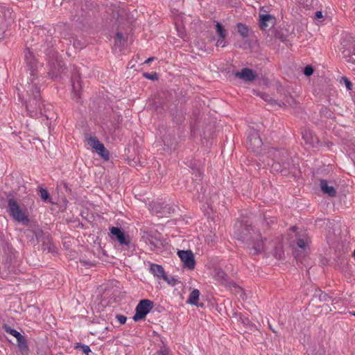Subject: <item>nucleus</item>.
I'll list each match as a JSON object with an SVG mask.
<instances>
[{
  "instance_id": "obj_39",
  "label": "nucleus",
  "mask_w": 355,
  "mask_h": 355,
  "mask_svg": "<svg viewBox=\"0 0 355 355\" xmlns=\"http://www.w3.org/2000/svg\"><path fill=\"white\" fill-rule=\"evenodd\" d=\"M40 188V196L44 201V188L42 186H39Z\"/></svg>"
},
{
  "instance_id": "obj_42",
  "label": "nucleus",
  "mask_w": 355,
  "mask_h": 355,
  "mask_svg": "<svg viewBox=\"0 0 355 355\" xmlns=\"http://www.w3.org/2000/svg\"><path fill=\"white\" fill-rule=\"evenodd\" d=\"M45 197H46V202H51L50 198H49V193H47L46 191Z\"/></svg>"
},
{
  "instance_id": "obj_14",
  "label": "nucleus",
  "mask_w": 355,
  "mask_h": 355,
  "mask_svg": "<svg viewBox=\"0 0 355 355\" xmlns=\"http://www.w3.org/2000/svg\"><path fill=\"white\" fill-rule=\"evenodd\" d=\"M234 75L236 77L241 78L246 82L253 81L256 78V75L254 74V71L248 68H243L241 71H236Z\"/></svg>"
},
{
  "instance_id": "obj_18",
  "label": "nucleus",
  "mask_w": 355,
  "mask_h": 355,
  "mask_svg": "<svg viewBox=\"0 0 355 355\" xmlns=\"http://www.w3.org/2000/svg\"><path fill=\"white\" fill-rule=\"evenodd\" d=\"M320 188L324 193H326L329 196L334 197L336 194V191L334 187L329 186L328 182L326 180H322L320 181Z\"/></svg>"
},
{
  "instance_id": "obj_6",
  "label": "nucleus",
  "mask_w": 355,
  "mask_h": 355,
  "mask_svg": "<svg viewBox=\"0 0 355 355\" xmlns=\"http://www.w3.org/2000/svg\"><path fill=\"white\" fill-rule=\"evenodd\" d=\"M87 142L101 157L106 160L109 159L110 153L108 150H106L104 145L101 144L96 137L89 136L87 137Z\"/></svg>"
},
{
  "instance_id": "obj_3",
  "label": "nucleus",
  "mask_w": 355,
  "mask_h": 355,
  "mask_svg": "<svg viewBox=\"0 0 355 355\" xmlns=\"http://www.w3.org/2000/svg\"><path fill=\"white\" fill-rule=\"evenodd\" d=\"M8 207L10 216L17 222L27 224L29 222L28 217L22 211L17 202L12 198L8 199Z\"/></svg>"
},
{
  "instance_id": "obj_26",
  "label": "nucleus",
  "mask_w": 355,
  "mask_h": 355,
  "mask_svg": "<svg viewBox=\"0 0 355 355\" xmlns=\"http://www.w3.org/2000/svg\"><path fill=\"white\" fill-rule=\"evenodd\" d=\"M237 29L238 32L243 37H247L248 36L249 28L247 26L242 23H239L237 24Z\"/></svg>"
},
{
  "instance_id": "obj_11",
  "label": "nucleus",
  "mask_w": 355,
  "mask_h": 355,
  "mask_svg": "<svg viewBox=\"0 0 355 355\" xmlns=\"http://www.w3.org/2000/svg\"><path fill=\"white\" fill-rule=\"evenodd\" d=\"M25 62L31 71V75L35 77L37 75V71L38 69V62L35 60L33 53L28 51L24 55Z\"/></svg>"
},
{
  "instance_id": "obj_5",
  "label": "nucleus",
  "mask_w": 355,
  "mask_h": 355,
  "mask_svg": "<svg viewBox=\"0 0 355 355\" xmlns=\"http://www.w3.org/2000/svg\"><path fill=\"white\" fill-rule=\"evenodd\" d=\"M262 144V141L260 138L259 134L254 130H252L248 136V148L251 149L253 152L259 154L260 153Z\"/></svg>"
},
{
  "instance_id": "obj_44",
  "label": "nucleus",
  "mask_w": 355,
  "mask_h": 355,
  "mask_svg": "<svg viewBox=\"0 0 355 355\" xmlns=\"http://www.w3.org/2000/svg\"><path fill=\"white\" fill-rule=\"evenodd\" d=\"M53 248L54 247L51 244H50L49 246L48 247L49 251L53 252Z\"/></svg>"
},
{
  "instance_id": "obj_10",
  "label": "nucleus",
  "mask_w": 355,
  "mask_h": 355,
  "mask_svg": "<svg viewBox=\"0 0 355 355\" xmlns=\"http://www.w3.org/2000/svg\"><path fill=\"white\" fill-rule=\"evenodd\" d=\"M340 44L342 53L355 51V40L350 34L345 33L343 35Z\"/></svg>"
},
{
  "instance_id": "obj_4",
  "label": "nucleus",
  "mask_w": 355,
  "mask_h": 355,
  "mask_svg": "<svg viewBox=\"0 0 355 355\" xmlns=\"http://www.w3.org/2000/svg\"><path fill=\"white\" fill-rule=\"evenodd\" d=\"M153 307V302L150 300H142L136 306V313L133 316L135 321L140 320L146 317Z\"/></svg>"
},
{
  "instance_id": "obj_40",
  "label": "nucleus",
  "mask_w": 355,
  "mask_h": 355,
  "mask_svg": "<svg viewBox=\"0 0 355 355\" xmlns=\"http://www.w3.org/2000/svg\"><path fill=\"white\" fill-rule=\"evenodd\" d=\"M323 17L322 12V11H317L315 12V18L317 19H321Z\"/></svg>"
},
{
  "instance_id": "obj_16",
  "label": "nucleus",
  "mask_w": 355,
  "mask_h": 355,
  "mask_svg": "<svg viewBox=\"0 0 355 355\" xmlns=\"http://www.w3.org/2000/svg\"><path fill=\"white\" fill-rule=\"evenodd\" d=\"M150 272L158 278L164 279V280L167 279V277L166 276L163 267L158 264L152 263L150 266Z\"/></svg>"
},
{
  "instance_id": "obj_35",
  "label": "nucleus",
  "mask_w": 355,
  "mask_h": 355,
  "mask_svg": "<svg viewBox=\"0 0 355 355\" xmlns=\"http://www.w3.org/2000/svg\"><path fill=\"white\" fill-rule=\"evenodd\" d=\"M313 73V69L311 66L310 65H308L306 66L304 69V73L307 76H309L311 75H312Z\"/></svg>"
},
{
  "instance_id": "obj_45",
  "label": "nucleus",
  "mask_w": 355,
  "mask_h": 355,
  "mask_svg": "<svg viewBox=\"0 0 355 355\" xmlns=\"http://www.w3.org/2000/svg\"><path fill=\"white\" fill-rule=\"evenodd\" d=\"M44 245V241L42 242V247H43Z\"/></svg>"
},
{
  "instance_id": "obj_21",
  "label": "nucleus",
  "mask_w": 355,
  "mask_h": 355,
  "mask_svg": "<svg viewBox=\"0 0 355 355\" xmlns=\"http://www.w3.org/2000/svg\"><path fill=\"white\" fill-rule=\"evenodd\" d=\"M214 278L222 284H227L228 282L227 274L220 269H216L214 270Z\"/></svg>"
},
{
  "instance_id": "obj_1",
  "label": "nucleus",
  "mask_w": 355,
  "mask_h": 355,
  "mask_svg": "<svg viewBox=\"0 0 355 355\" xmlns=\"http://www.w3.org/2000/svg\"><path fill=\"white\" fill-rule=\"evenodd\" d=\"M235 235L239 240L245 242L250 252L258 254L263 252L265 244L259 232H256L245 221H241L235 225Z\"/></svg>"
},
{
  "instance_id": "obj_22",
  "label": "nucleus",
  "mask_w": 355,
  "mask_h": 355,
  "mask_svg": "<svg viewBox=\"0 0 355 355\" xmlns=\"http://www.w3.org/2000/svg\"><path fill=\"white\" fill-rule=\"evenodd\" d=\"M16 338L19 350L21 352H26L28 350V347L25 338L20 334Z\"/></svg>"
},
{
  "instance_id": "obj_28",
  "label": "nucleus",
  "mask_w": 355,
  "mask_h": 355,
  "mask_svg": "<svg viewBox=\"0 0 355 355\" xmlns=\"http://www.w3.org/2000/svg\"><path fill=\"white\" fill-rule=\"evenodd\" d=\"M2 329L8 334L13 336L14 337H17L20 333L19 331H17V330L11 328L8 324H3L2 325Z\"/></svg>"
},
{
  "instance_id": "obj_8",
  "label": "nucleus",
  "mask_w": 355,
  "mask_h": 355,
  "mask_svg": "<svg viewBox=\"0 0 355 355\" xmlns=\"http://www.w3.org/2000/svg\"><path fill=\"white\" fill-rule=\"evenodd\" d=\"M142 239L147 244L150 245V250H152L161 249L163 246L162 241L147 232H144Z\"/></svg>"
},
{
  "instance_id": "obj_46",
  "label": "nucleus",
  "mask_w": 355,
  "mask_h": 355,
  "mask_svg": "<svg viewBox=\"0 0 355 355\" xmlns=\"http://www.w3.org/2000/svg\"><path fill=\"white\" fill-rule=\"evenodd\" d=\"M353 315H354V316H355V312H354V313H353Z\"/></svg>"
},
{
  "instance_id": "obj_31",
  "label": "nucleus",
  "mask_w": 355,
  "mask_h": 355,
  "mask_svg": "<svg viewBox=\"0 0 355 355\" xmlns=\"http://www.w3.org/2000/svg\"><path fill=\"white\" fill-rule=\"evenodd\" d=\"M238 320L241 322L245 327H248L250 325V321L248 318H245L241 314L238 315Z\"/></svg>"
},
{
  "instance_id": "obj_9",
  "label": "nucleus",
  "mask_w": 355,
  "mask_h": 355,
  "mask_svg": "<svg viewBox=\"0 0 355 355\" xmlns=\"http://www.w3.org/2000/svg\"><path fill=\"white\" fill-rule=\"evenodd\" d=\"M12 12L9 10H6L4 8H0V40L5 36L6 29L8 26L6 18L11 19Z\"/></svg>"
},
{
  "instance_id": "obj_25",
  "label": "nucleus",
  "mask_w": 355,
  "mask_h": 355,
  "mask_svg": "<svg viewBox=\"0 0 355 355\" xmlns=\"http://www.w3.org/2000/svg\"><path fill=\"white\" fill-rule=\"evenodd\" d=\"M78 77H79V76L78 75L77 78ZM75 78H76V76L74 75L73 78V81H72V87H73V90L74 92V95L76 96V98L78 100L80 98L78 92H79V90L80 89L81 85H80V82L79 81V80H77L76 81Z\"/></svg>"
},
{
  "instance_id": "obj_20",
  "label": "nucleus",
  "mask_w": 355,
  "mask_h": 355,
  "mask_svg": "<svg viewBox=\"0 0 355 355\" xmlns=\"http://www.w3.org/2000/svg\"><path fill=\"white\" fill-rule=\"evenodd\" d=\"M274 18L270 15H261L259 16V26L261 29L265 30L268 26V22L273 23Z\"/></svg>"
},
{
  "instance_id": "obj_17",
  "label": "nucleus",
  "mask_w": 355,
  "mask_h": 355,
  "mask_svg": "<svg viewBox=\"0 0 355 355\" xmlns=\"http://www.w3.org/2000/svg\"><path fill=\"white\" fill-rule=\"evenodd\" d=\"M61 63L62 61L58 60V58H57L55 60V63L53 62L50 65L51 69L49 72V75L51 77H55L57 76L59 73L62 72L63 69Z\"/></svg>"
},
{
  "instance_id": "obj_30",
  "label": "nucleus",
  "mask_w": 355,
  "mask_h": 355,
  "mask_svg": "<svg viewBox=\"0 0 355 355\" xmlns=\"http://www.w3.org/2000/svg\"><path fill=\"white\" fill-rule=\"evenodd\" d=\"M309 244L308 239H299L297 241V245L301 249H305Z\"/></svg>"
},
{
  "instance_id": "obj_36",
  "label": "nucleus",
  "mask_w": 355,
  "mask_h": 355,
  "mask_svg": "<svg viewBox=\"0 0 355 355\" xmlns=\"http://www.w3.org/2000/svg\"><path fill=\"white\" fill-rule=\"evenodd\" d=\"M157 355H169V349L168 347L163 346L157 352Z\"/></svg>"
},
{
  "instance_id": "obj_41",
  "label": "nucleus",
  "mask_w": 355,
  "mask_h": 355,
  "mask_svg": "<svg viewBox=\"0 0 355 355\" xmlns=\"http://www.w3.org/2000/svg\"><path fill=\"white\" fill-rule=\"evenodd\" d=\"M116 37L119 40V41H121L123 39V35L122 33H116Z\"/></svg>"
},
{
  "instance_id": "obj_29",
  "label": "nucleus",
  "mask_w": 355,
  "mask_h": 355,
  "mask_svg": "<svg viewBox=\"0 0 355 355\" xmlns=\"http://www.w3.org/2000/svg\"><path fill=\"white\" fill-rule=\"evenodd\" d=\"M216 33L219 35L220 37H226V32L223 26L219 22H216Z\"/></svg>"
},
{
  "instance_id": "obj_15",
  "label": "nucleus",
  "mask_w": 355,
  "mask_h": 355,
  "mask_svg": "<svg viewBox=\"0 0 355 355\" xmlns=\"http://www.w3.org/2000/svg\"><path fill=\"white\" fill-rule=\"evenodd\" d=\"M302 138L305 141V142L312 147H316L319 144V139L314 133L309 130H305L304 132L302 133Z\"/></svg>"
},
{
  "instance_id": "obj_13",
  "label": "nucleus",
  "mask_w": 355,
  "mask_h": 355,
  "mask_svg": "<svg viewBox=\"0 0 355 355\" xmlns=\"http://www.w3.org/2000/svg\"><path fill=\"white\" fill-rule=\"evenodd\" d=\"M110 233L121 245H128L129 244L128 238L125 236L123 232L119 227H112L110 229Z\"/></svg>"
},
{
  "instance_id": "obj_27",
  "label": "nucleus",
  "mask_w": 355,
  "mask_h": 355,
  "mask_svg": "<svg viewBox=\"0 0 355 355\" xmlns=\"http://www.w3.org/2000/svg\"><path fill=\"white\" fill-rule=\"evenodd\" d=\"M75 349L81 351L86 355H90L89 353L92 352L90 347L88 345L82 343H76L75 345Z\"/></svg>"
},
{
  "instance_id": "obj_19",
  "label": "nucleus",
  "mask_w": 355,
  "mask_h": 355,
  "mask_svg": "<svg viewBox=\"0 0 355 355\" xmlns=\"http://www.w3.org/2000/svg\"><path fill=\"white\" fill-rule=\"evenodd\" d=\"M150 206L152 211L157 214H165L168 212L165 210L169 209V208L167 207V205L164 206V205L160 202H153Z\"/></svg>"
},
{
  "instance_id": "obj_43",
  "label": "nucleus",
  "mask_w": 355,
  "mask_h": 355,
  "mask_svg": "<svg viewBox=\"0 0 355 355\" xmlns=\"http://www.w3.org/2000/svg\"><path fill=\"white\" fill-rule=\"evenodd\" d=\"M154 60V58L153 57H151V58H148L146 61H145V63H148L151 61H153Z\"/></svg>"
},
{
  "instance_id": "obj_38",
  "label": "nucleus",
  "mask_w": 355,
  "mask_h": 355,
  "mask_svg": "<svg viewBox=\"0 0 355 355\" xmlns=\"http://www.w3.org/2000/svg\"><path fill=\"white\" fill-rule=\"evenodd\" d=\"M225 37H220L218 39L217 42H216V45L217 46H225L226 45V42L225 40Z\"/></svg>"
},
{
  "instance_id": "obj_24",
  "label": "nucleus",
  "mask_w": 355,
  "mask_h": 355,
  "mask_svg": "<svg viewBox=\"0 0 355 355\" xmlns=\"http://www.w3.org/2000/svg\"><path fill=\"white\" fill-rule=\"evenodd\" d=\"M199 296L200 291L198 289H193L189 296L187 302L191 304L196 305L199 300Z\"/></svg>"
},
{
  "instance_id": "obj_32",
  "label": "nucleus",
  "mask_w": 355,
  "mask_h": 355,
  "mask_svg": "<svg viewBox=\"0 0 355 355\" xmlns=\"http://www.w3.org/2000/svg\"><path fill=\"white\" fill-rule=\"evenodd\" d=\"M232 286L235 289L236 295H238L239 296V297L243 299L245 293H244L243 288H241L239 286L236 285L235 284H232Z\"/></svg>"
},
{
  "instance_id": "obj_7",
  "label": "nucleus",
  "mask_w": 355,
  "mask_h": 355,
  "mask_svg": "<svg viewBox=\"0 0 355 355\" xmlns=\"http://www.w3.org/2000/svg\"><path fill=\"white\" fill-rule=\"evenodd\" d=\"M178 254L185 267L191 270L195 268L194 256L191 250H179Z\"/></svg>"
},
{
  "instance_id": "obj_2",
  "label": "nucleus",
  "mask_w": 355,
  "mask_h": 355,
  "mask_svg": "<svg viewBox=\"0 0 355 355\" xmlns=\"http://www.w3.org/2000/svg\"><path fill=\"white\" fill-rule=\"evenodd\" d=\"M268 155L272 157L270 159H267V160H265L263 157L262 162L265 166H271L277 171H282V167L286 168L288 166L289 155L286 150L271 149L268 151Z\"/></svg>"
},
{
  "instance_id": "obj_23",
  "label": "nucleus",
  "mask_w": 355,
  "mask_h": 355,
  "mask_svg": "<svg viewBox=\"0 0 355 355\" xmlns=\"http://www.w3.org/2000/svg\"><path fill=\"white\" fill-rule=\"evenodd\" d=\"M346 61L349 64V67L355 69V51H350L347 53H343Z\"/></svg>"
},
{
  "instance_id": "obj_37",
  "label": "nucleus",
  "mask_w": 355,
  "mask_h": 355,
  "mask_svg": "<svg viewBox=\"0 0 355 355\" xmlns=\"http://www.w3.org/2000/svg\"><path fill=\"white\" fill-rule=\"evenodd\" d=\"M116 320L121 324H125L126 322V317L123 315H117L116 316Z\"/></svg>"
},
{
  "instance_id": "obj_12",
  "label": "nucleus",
  "mask_w": 355,
  "mask_h": 355,
  "mask_svg": "<svg viewBox=\"0 0 355 355\" xmlns=\"http://www.w3.org/2000/svg\"><path fill=\"white\" fill-rule=\"evenodd\" d=\"M32 94H33V103L35 105H37L38 103V108H39V112H37V111L35 112V116L37 117H39V116L42 117L43 116V113L42 112V108L40 107L41 104H42V103L40 102V101H41L40 89L37 85L36 83H34L33 85Z\"/></svg>"
},
{
  "instance_id": "obj_33",
  "label": "nucleus",
  "mask_w": 355,
  "mask_h": 355,
  "mask_svg": "<svg viewBox=\"0 0 355 355\" xmlns=\"http://www.w3.org/2000/svg\"><path fill=\"white\" fill-rule=\"evenodd\" d=\"M342 82L345 84L347 90H351L352 89V83L350 82V80L347 78L343 77Z\"/></svg>"
},
{
  "instance_id": "obj_34",
  "label": "nucleus",
  "mask_w": 355,
  "mask_h": 355,
  "mask_svg": "<svg viewBox=\"0 0 355 355\" xmlns=\"http://www.w3.org/2000/svg\"><path fill=\"white\" fill-rule=\"evenodd\" d=\"M144 76L147 79L152 80H155L158 79V76L156 73H146L144 74Z\"/></svg>"
}]
</instances>
